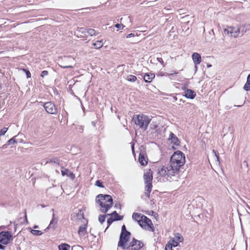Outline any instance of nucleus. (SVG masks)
<instances>
[{
	"mask_svg": "<svg viewBox=\"0 0 250 250\" xmlns=\"http://www.w3.org/2000/svg\"><path fill=\"white\" fill-rule=\"evenodd\" d=\"M185 163V157L183 153L177 151L171 156L170 165L163 166L158 169V173L161 176H167L168 181L176 180L179 176L181 167Z\"/></svg>",
	"mask_w": 250,
	"mask_h": 250,
	"instance_id": "obj_1",
	"label": "nucleus"
},
{
	"mask_svg": "<svg viewBox=\"0 0 250 250\" xmlns=\"http://www.w3.org/2000/svg\"><path fill=\"white\" fill-rule=\"evenodd\" d=\"M131 233L130 232H126L121 233L120 235L119 241L118 243V247L121 248L123 250H139L143 247V243L136 240L134 238L132 241L127 244Z\"/></svg>",
	"mask_w": 250,
	"mask_h": 250,
	"instance_id": "obj_2",
	"label": "nucleus"
},
{
	"mask_svg": "<svg viewBox=\"0 0 250 250\" xmlns=\"http://www.w3.org/2000/svg\"><path fill=\"white\" fill-rule=\"evenodd\" d=\"M96 202L101 207V211L106 213L113 205V199L110 195L100 194L96 197Z\"/></svg>",
	"mask_w": 250,
	"mask_h": 250,
	"instance_id": "obj_3",
	"label": "nucleus"
},
{
	"mask_svg": "<svg viewBox=\"0 0 250 250\" xmlns=\"http://www.w3.org/2000/svg\"><path fill=\"white\" fill-rule=\"evenodd\" d=\"M133 119L136 125L140 128L146 130L151 120V118L146 115L141 114L135 115Z\"/></svg>",
	"mask_w": 250,
	"mask_h": 250,
	"instance_id": "obj_4",
	"label": "nucleus"
},
{
	"mask_svg": "<svg viewBox=\"0 0 250 250\" xmlns=\"http://www.w3.org/2000/svg\"><path fill=\"white\" fill-rule=\"evenodd\" d=\"M224 33L229 37L237 38L239 35H241V36H243L245 34V31L244 29H241V25L238 24L236 26H227L224 29Z\"/></svg>",
	"mask_w": 250,
	"mask_h": 250,
	"instance_id": "obj_5",
	"label": "nucleus"
},
{
	"mask_svg": "<svg viewBox=\"0 0 250 250\" xmlns=\"http://www.w3.org/2000/svg\"><path fill=\"white\" fill-rule=\"evenodd\" d=\"M13 240L11 232L2 231L0 232V243L3 245H7Z\"/></svg>",
	"mask_w": 250,
	"mask_h": 250,
	"instance_id": "obj_6",
	"label": "nucleus"
},
{
	"mask_svg": "<svg viewBox=\"0 0 250 250\" xmlns=\"http://www.w3.org/2000/svg\"><path fill=\"white\" fill-rule=\"evenodd\" d=\"M142 224L140 225L142 228L151 231H154V228L151 220L145 215L142 219Z\"/></svg>",
	"mask_w": 250,
	"mask_h": 250,
	"instance_id": "obj_7",
	"label": "nucleus"
},
{
	"mask_svg": "<svg viewBox=\"0 0 250 250\" xmlns=\"http://www.w3.org/2000/svg\"><path fill=\"white\" fill-rule=\"evenodd\" d=\"M43 106L45 109L46 111L50 114H57V109L55 105L51 102H46L43 104Z\"/></svg>",
	"mask_w": 250,
	"mask_h": 250,
	"instance_id": "obj_8",
	"label": "nucleus"
},
{
	"mask_svg": "<svg viewBox=\"0 0 250 250\" xmlns=\"http://www.w3.org/2000/svg\"><path fill=\"white\" fill-rule=\"evenodd\" d=\"M182 89L185 91V94L184 95L187 98L193 99L196 96V93L193 90L187 89L186 87L182 88Z\"/></svg>",
	"mask_w": 250,
	"mask_h": 250,
	"instance_id": "obj_9",
	"label": "nucleus"
},
{
	"mask_svg": "<svg viewBox=\"0 0 250 250\" xmlns=\"http://www.w3.org/2000/svg\"><path fill=\"white\" fill-rule=\"evenodd\" d=\"M192 60L195 64V71H197V65L199 64L201 62V55L198 53H194L192 55Z\"/></svg>",
	"mask_w": 250,
	"mask_h": 250,
	"instance_id": "obj_10",
	"label": "nucleus"
},
{
	"mask_svg": "<svg viewBox=\"0 0 250 250\" xmlns=\"http://www.w3.org/2000/svg\"><path fill=\"white\" fill-rule=\"evenodd\" d=\"M153 176L152 173L151 172L150 169H149L148 171L145 172L144 174V179L145 180V184L148 183H152Z\"/></svg>",
	"mask_w": 250,
	"mask_h": 250,
	"instance_id": "obj_11",
	"label": "nucleus"
},
{
	"mask_svg": "<svg viewBox=\"0 0 250 250\" xmlns=\"http://www.w3.org/2000/svg\"><path fill=\"white\" fill-rule=\"evenodd\" d=\"M58 221V217H56L55 214L53 213V215H52V219L51 220L48 227L44 230L46 231L47 229H55L56 228V225L57 224Z\"/></svg>",
	"mask_w": 250,
	"mask_h": 250,
	"instance_id": "obj_12",
	"label": "nucleus"
},
{
	"mask_svg": "<svg viewBox=\"0 0 250 250\" xmlns=\"http://www.w3.org/2000/svg\"><path fill=\"white\" fill-rule=\"evenodd\" d=\"M144 216V215H143L141 213L134 212L132 214V219L137 221L138 224L140 225L141 224H142L143 223L142 219H143Z\"/></svg>",
	"mask_w": 250,
	"mask_h": 250,
	"instance_id": "obj_13",
	"label": "nucleus"
},
{
	"mask_svg": "<svg viewBox=\"0 0 250 250\" xmlns=\"http://www.w3.org/2000/svg\"><path fill=\"white\" fill-rule=\"evenodd\" d=\"M139 161L142 166H146L147 164V158H146L145 154L140 153L139 157Z\"/></svg>",
	"mask_w": 250,
	"mask_h": 250,
	"instance_id": "obj_14",
	"label": "nucleus"
},
{
	"mask_svg": "<svg viewBox=\"0 0 250 250\" xmlns=\"http://www.w3.org/2000/svg\"><path fill=\"white\" fill-rule=\"evenodd\" d=\"M152 183H149L148 184H146L145 194L148 198L150 197V193L152 190Z\"/></svg>",
	"mask_w": 250,
	"mask_h": 250,
	"instance_id": "obj_15",
	"label": "nucleus"
},
{
	"mask_svg": "<svg viewBox=\"0 0 250 250\" xmlns=\"http://www.w3.org/2000/svg\"><path fill=\"white\" fill-rule=\"evenodd\" d=\"M183 240V238L182 236L181 235V234H180L179 233H177L175 234L174 237L170 241H171V242L172 243H173V242H177V245H178L179 244V242H182Z\"/></svg>",
	"mask_w": 250,
	"mask_h": 250,
	"instance_id": "obj_16",
	"label": "nucleus"
},
{
	"mask_svg": "<svg viewBox=\"0 0 250 250\" xmlns=\"http://www.w3.org/2000/svg\"><path fill=\"white\" fill-rule=\"evenodd\" d=\"M155 78V75L153 73H146L144 76V80L146 83H150Z\"/></svg>",
	"mask_w": 250,
	"mask_h": 250,
	"instance_id": "obj_17",
	"label": "nucleus"
},
{
	"mask_svg": "<svg viewBox=\"0 0 250 250\" xmlns=\"http://www.w3.org/2000/svg\"><path fill=\"white\" fill-rule=\"evenodd\" d=\"M169 139L171 140V142L174 145L178 146L179 145L180 142L178 138L173 133H171L169 135Z\"/></svg>",
	"mask_w": 250,
	"mask_h": 250,
	"instance_id": "obj_18",
	"label": "nucleus"
},
{
	"mask_svg": "<svg viewBox=\"0 0 250 250\" xmlns=\"http://www.w3.org/2000/svg\"><path fill=\"white\" fill-rule=\"evenodd\" d=\"M107 216H111L115 221H120L123 220V216H120L116 211H113L111 214H107Z\"/></svg>",
	"mask_w": 250,
	"mask_h": 250,
	"instance_id": "obj_19",
	"label": "nucleus"
},
{
	"mask_svg": "<svg viewBox=\"0 0 250 250\" xmlns=\"http://www.w3.org/2000/svg\"><path fill=\"white\" fill-rule=\"evenodd\" d=\"M86 31L87 29L83 27H78L76 31L77 34L82 37L87 36V34H86Z\"/></svg>",
	"mask_w": 250,
	"mask_h": 250,
	"instance_id": "obj_20",
	"label": "nucleus"
},
{
	"mask_svg": "<svg viewBox=\"0 0 250 250\" xmlns=\"http://www.w3.org/2000/svg\"><path fill=\"white\" fill-rule=\"evenodd\" d=\"M177 246V243L173 242L172 243L171 241H169L166 245L165 250H171L172 247H175Z\"/></svg>",
	"mask_w": 250,
	"mask_h": 250,
	"instance_id": "obj_21",
	"label": "nucleus"
},
{
	"mask_svg": "<svg viewBox=\"0 0 250 250\" xmlns=\"http://www.w3.org/2000/svg\"><path fill=\"white\" fill-rule=\"evenodd\" d=\"M92 45L96 49L100 48L103 45V41H97L96 42L93 43Z\"/></svg>",
	"mask_w": 250,
	"mask_h": 250,
	"instance_id": "obj_22",
	"label": "nucleus"
},
{
	"mask_svg": "<svg viewBox=\"0 0 250 250\" xmlns=\"http://www.w3.org/2000/svg\"><path fill=\"white\" fill-rule=\"evenodd\" d=\"M98 34V33H97L96 31L93 29L89 28L87 29L86 34H87V36L89 35L92 36L93 35H96Z\"/></svg>",
	"mask_w": 250,
	"mask_h": 250,
	"instance_id": "obj_23",
	"label": "nucleus"
},
{
	"mask_svg": "<svg viewBox=\"0 0 250 250\" xmlns=\"http://www.w3.org/2000/svg\"><path fill=\"white\" fill-rule=\"evenodd\" d=\"M46 163H54V164H56L58 165H60V160L57 158H54L52 159H48L46 162Z\"/></svg>",
	"mask_w": 250,
	"mask_h": 250,
	"instance_id": "obj_24",
	"label": "nucleus"
},
{
	"mask_svg": "<svg viewBox=\"0 0 250 250\" xmlns=\"http://www.w3.org/2000/svg\"><path fill=\"white\" fill-rule=\"evenodd\" d=\"M59 250H69V245L66 244H62L58 246Z\"/></svg>",
	"mask_w": 250,
	"mask_h": 250,
	"instance_id": "obj_25",
	"label": "nucleus"
},
{
	"mask_svg": "<svg viewBox=\"0 0 250 250\" xmlns=\"http://www.w3.org/2000/svg\"><path fill=\"white\" fill-rule=\"evenodd\" d=\"M86 231V227L85 226H81L79 227L78 233L80 235H84L85 234Z\"/></svg>",
	"mask_w": 250,
	"mask_h": 250,
	"instance_id": "obj_26",
	"label": "nucleus"
},
{
	"mask_svg": "<svg viewBox=\"0 0 250 250\" xmlns=\"http://www.w3.org/2000/svg\"><path fill=\"white\" fill-rule=\"evenodd\" d=\"M77 217L79 220H82L84 218V213L82 210H79L77 213Z\"/></svg>",
	"mask_w": 250,
	"mask_h": 250,
	"instance_id": "obj_27",
	"label": "nucleus"
},
{
	"mask_svg": "<svg viewBox=\"0 0 250 250\" xmlns=\"http://www.w3.org/2000/svg\"><path fill=\"white\" fill-rule=\"evenodd\" d=\"M126 80L130 82H134L137 80V78L134 75H129L127 76Z\"/></svg>",
	"mask_w": 250,
	"mask_h": 250,
	"instance_id": "obj_28",
	"label": "nucleus"
},
{
	"mask_svg": "<svg viewBox=\"0 0 250 250\" xmlns=\"http://www.w3.org/2000/svg\"><path fill=\"white\" fill-rule=\"evenodd\" d=\"M30 229H31V233H32L33 234L35 235L40 236L42 234V232L40 230L32 229H31V228H30Z\"/></svg>",
	"mask_w": 250,
	"mask_h": 250,
	"instance_id": "obj_29",
	"label": "nucleus"
},
{
	"mask_svg": "<svg viewBox=\"0 0 250 250\" xmlns=\"http://www.w3.org/2000/svg\"><path fill=\"white\" fill-rule=\"evenodd\" d=\"M15 137H12L11 139H10V140H9L7 142V143L8 145H12V144H16L17 143V141H16V140L15 139Z\"/></svg>",
	"mask_w": 250,
	"mask_h": 250,
	"instance_id": "obj_30",
	"label": "nucleus"
},
{
	"mask_svg": "<svg viewBox=\"0 0 250 250\" xmlns=\"http://www.w3.org/2000/svg\"><path fill=\"white\" fill-rule=\"evenodd\" d=\"M241 29H244L245 31V33L247 32V30L250 29V24H243L241 26Z\"/></svg>",
	"mask_w": 250,
	"mask_h": 250,
	"instance_id": "obj_31",
	"label": "nucleus"
},
{
	"mask_svg": "<svg viewBox=\"0 0 250 250\" xmlns=\"http://www.w3.org/2000/svg\"><path fill=\"white\" fill-rule=\"evenodd\" d=\"M105 217H106V215H100L99 216V218H98L99 221L101 224H103L105 221Z\"/></svg>",
	"mask_w": 250,
	"mask_h": 250,
	"instance_id": "obj_32",
	"label": "nucleus"
},
{
	"mask_svg": "<svg viewBox=\"0 0 250 250\" xmlns=\"http://www.w3.org/2000/svg\"><path fill=\"white\" fill-rule=\"evenodd\" d=\"M244 89L248 91L250 90V83L246 82V83L244 85Z\"/></svg>",
	"mask_w": 250,
	"mask_h": 250,
	"instance_id": "obj_33",
	"label": "nucleus"
},
{
	"mask_svg": "<svg viewBox=\"0 0 250 250\" xmlns=\"http://www.w3.org/2000/svg\"><path fill=\"white\" fill-rule=\"evenodd\" d=\"M95 185L98 187L104 188L103 183L100 180H97L96 182Z\"/></svg>",
	"mask_w": 250,
	"mask_h": 250,
	"instance_id": "obj_34",
	"label": "nucleus"
},
{
	"mask_svg": "<svg viewBox=\"0 0 250 250\" xmlns=\"http://www.w3.org/2000/svg\"><path fill=\"white\" fill-rule=\"evenodd\" d=\"M8 128L6 127H3L0 130V136L3 135L7 132Z\"/></svg>",
	"mask_w": 250,
	"mask_h": 250,
	"instance_id": "obj_35",
	"label": "nucleus"
},
{
	"mask_svg": "<svg viewBox=\"0 0 250 250\" xmlns=\"http://www.w3.org/2000/svg\"><path fill=\"white\" fill-rule=\"evenodd\" d=\"M23 70L25 72L27 78H29L31 77V74L28 70L23 69Z\"/></svg>",
	"mask_w": 250,
	"mask_h": 250,
	"instance_id": "obj_36",
	"label": "nucleus"
},
{
	"mask_svg": "<svg viewBox=\"0 0 250 250\" xmlns=\"http://www.w3.org/2000/svg\"><path fill=\"white\" fill-rule=\"evenodd\" d=\"M113 221H115V220L112 216L108 218L107 220V223L108 226H110Z\"/></svg>",
	"mask_w": 250,
	"mask_h": 250,
	"instance_id": "obj_37",
	"label": "nucleus"
},
{
	"mask_svg": "<svg viewBox=\"0 0 250 250\" xmlns=\"http://www.w3.org/2000/svg\"><path fill=\"white\" fill-rule=\"evenodd\" d=\"M48 72L46 70H43L42 72V73H41V76L42 78H43L44 76H46L47 75H48Z\"/></svg>",
	"mask_w": 250,
	"mask_h": 250,
	"instance_id": "obj_38",
	"label": "nucleus"
},
{
	"mask_svg": "<svg viewBox=\"0 0 250 250\" xmlns=\"http://www.w3.org/2000/svg\"><path fill=\"white\" fill-rule=\"evenodd\" d=\"M68 171V170L67 169H65L64 170H62L61 173L62 176H64V175H66L68 176V174L67 173V172Z\"/></svg>",
	"mask_w": 250,
	"mask_h": 250,
	"instance_id": "obj_39",
	"label": "nucleus"
},
{
	"mask_svg": "<svg viewBox=\"0 0 250 250\" xmlns=\"http://www.w3.org/2000/svg\"><path fill=\"white\" fill-rule=\"evenodd\" d=\"M158 61L161 63V64L163 66H165V64H164V62L162 59V58H159V57H157V58Z\"/></svg>",
	"mask_w": 250,
	"mask_h": 250,
	"instance_id": "obj_40",
	"label": "nucleus"
},
{
	"mask_svg": "<svg viewBox=\"0 0 250 250\" xmlns=\"http://www.w3.org/2000/svg\"><path fill=\"white\" fill-rule=\"evenodd\" d=\"M129 232V231L126 230L125 225H124L122 227L121 233H124V232Z\"/></svg>",
	"mask_w": 250,
	"mask_h": 250,
	"instance_id": "obj_41",
	"label": "nucleus"
},
{
	"mask_svg": "<svg viewBox=\"0 0 250 250\" xmlns=\"http://www.w3.org/2000/svg\"><path fill=\"white\" fill-rule=\"evenodd\" d=\"M60 66L63 68H72V66L71 65H65V64H63L60 65Z\"/></svg>",
	"mask_w": 250,
	"mask_h": 250,
	"instance_id": "obj_42",
	"label": "nucleus"
},
{
	"mask_svg": "<svg viewBox=\"0 0 250 250\" xmlns=\"http://www.w3.org/2000/svg\"><path fill=\"white\" fill-rule=\"evenodd\" d=\"M115 27L117 28L120 29L121 27L123 28L124 27V26L122 24H118V23L115 25Z\"/></svg>",
	"mask_w": 250,
	"mask_h": 250,
	"instance_id": "obj_43",
	"label": "nucleus"
},
{
	"mask_svg": "<svg viewBox=\"0 0 250 250\" xmlns=\"http://www.w3.org/2000/svg\"><path fill=\"white\" fill-rule=\"evenodd\" d=\"M135 35L134 33H130L128 35H126V38H131V37H134Z\"/></svg>",
	"mask_w": 250,
	"mask_h": 250,
	"instance_id": "obj_44",
	"label": "nucleus"
},
{
	"mask_svg": "<svg viewBox=\"0 0 250 250\" xmlns=\"http://www.w3.org/2000/svg\"><path fill=\"white\" fill-rule=\"evenodd\" d=\"M121 205L120 204H116L115 205V208H121Z\"/></svg>",
	"mask_w": 250,
	"mask_h": 250,
	"instance_id": "obj_45",
	"label": "nucleus"
},
{
	"mask_svg": "<svg viewBox=\"0 0 250 250\" xmlns=\"http://www.w3.org/2000/svg\"><path fill=\"white\" fill-rule=\"evenodd\" d=\"M25 220L26 223L28 224V220H27V215H26V213L25 214Z\"/></svg>",
	"mask_w": 250,
	"mask_h": 250,
	"instance_id": "obj_46",
	"label": "nucleus"
},
{
	"mask_svg": "<svg viewBox=\"0 0 250 250\" xmlns=\"http://www.w3.org/2000/svg\"><path fill=\"white\" fill-rule=\"evenodd\" d=\"M247 82L250 83V74L248 75L247 77Z\"/></svg>",
	"mask_w": 250,
	"mask_h": 250,
	"instance_id": "obj_47",
	"label": "nucleus"
},
{
	"mask_svg": "<svg viewBox=\"0 0 250 250\" xmlns=\"http://www.w3.org/2000/svg\"><path fill=\"white\" fill-rule=\"evenodd\" d=\"M4 249H5V247L4 246H3L2 245H1V244H0V249L4 250Z\"/></svg>",
	"mask_w": 250,
	"mask_h": 250,
	"instance_id": "obj_48",
	"label": "nucleus"
},
{
	"mask_svg": "<svg viewBox=\"0 0 250 250\" xmlns=\"http://www.w3.org/2000/svg\"><path fill=\"white\" fill-rule=\"evenodd\" d=\"M7 145H8V144H7V143H6V144H5V145H3V146H2V148H3V149L6 148L7 147Z\"/></svg>",
	"mask_w": 250,
	"mask_h": 250,
	"instance_id": "obj_49",
	"label": "nucleus"
},
{
	"mask_svg": "<svg viewBox=\"0 0 250 250\" xmlns=\"http://www.w3.org/2000/svg\"><path fill=\"white\" fill-rule=\"evenodd\" d=\"M177 73H178V72H174V73H171V74H169V76H172L174 74H176Z\"/></svg>",
	"mask_w": 250,
	"mask_h": 250,
	"instance_id": "obj_50",
	"label": "nucleus"
},
{
	"mask_svg": "<svg viewBox=\"0 0 250 250\" xmlns=\"http://www.w3.org/2000/svg\"><path fill=\"white\" fill-rule=\"evenodd\" d=\"M39 228V226L37 225H35L33 227L34 229H38Z\"/></svg>",
	"mask_w": 250,
	"mask_h": 250,
	"instance_id": "obj_51",
	"label": "nucleus"
},
{
	"mask_svg": "<svg viewBox=\"0 0 250 250\" xmlns=\"http://www.w3.org/2000/svg\"><path fill=\"white\" fill-rule=\"evenodd\" d=\"M69 174H70V176H74V174H73V173H72L71 172H70Z\"/></svg>",
	"mask_w": 250,
	"mask_h": 250,
	"instance_id": "obj_52",
	"label": "nucleus"
},
{
	"mask_svg": "<svg viewBox=\"0 0 250 250\" xmlns=\"http://www.w3.org/2000/svg\"><path fill=\"white\" fill-rule=\"evenodd\" d=\"M92 124L93 126H95V123L94 122H92Z\"/></svg>",
	"mask_w": 250,
	"mask_h": 250,
	"instance_id": "obj_53",
	"label": "nucleus"
},
{
	"mask_svg": "<svg viewBox=\"0 0 250 250\" xmlns=\"http://www.w3.org/2000/svg\"><path fill=\"white\" fill-rule=\"evenodd\" d=\"M208 67H210L211 66V64H208L207 65Z\"/></svg>",
	"mask_w": 250,
	"mask_h": 250,
	"instance_id": "obj_54",
	"label": "nucleus"
},
{
	"mask_svg": "<svg viewBox=\"0 0 250 250\" xmlns=\"http://www.w3.org/2000/svg\"><path fill=\"white\" fill-rule=\"evenodd\" d=\"M188 15L186 16L185 17H183V19L187 18H188Z\"/></svg>",
	"mask_w": 250,
	"mask_h": 250,
	"instance_id": "obj_55",
	"label": "nucleus"
},
{
	"mask_svg": "<svg viewBox=\"0 0 250 250\" xmlns=\"http://www.w3.org/2000/svg\"><path fill=\"white\" fill-rule=\"evenodd\" d=\"M216 158H217V160H219V156L217 155L216 154Z\"/></svg>",
	"mask_w": 250,
	"mask_h": 250,
	"instance_id": "obj_56",
	"label": "nucleus"
},
{
	"mask_svg": "<svg viewBox=\"0 0 250 250\" xmlns=\"http://www.w3.org/2000/svg\"><path fill=\"white\" fill-rule=\"evenodd\" d=\"M56 172L59 173V171L56 170Z\"/></svg>",
	"mask_w": 250,
	"mask_h": 250,
	"instance_id": "obj_57",
	"label": "nucleus"
},
{
	"mask_svg": "<svg viewBox=\"0 0 250 250\" xmlns=\"http://www.w3.org/2000/svg\"><path fill=\"white\" fill-rule=\"evenodd\" d=\"M52 210L53 212H54V209H52V210Z\"/></svg>",
	"mask_w": 250,
	"mask_h": 250,
	"instance_id": "obj_58",
	"label": "nucleus"
},
{
	"mask_svg": "<svg viewBox=\"0 0 250 250\" xmlns=\"http://www.w3.org/2000/svg\"><path fill=\"white\" fill-rule=\"evenodd\" d=\"M1 88V85H0V89Z\"/></svg>",
	"mask_w": 250,
	"mask_h": 250,
	"instance_id": "obj_59",
	"label": "nucleus"
}]
</instances>
